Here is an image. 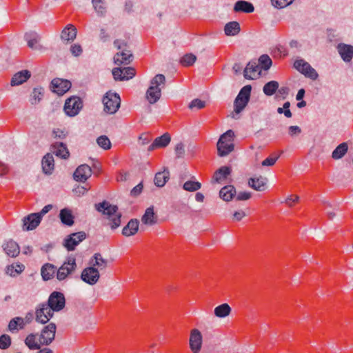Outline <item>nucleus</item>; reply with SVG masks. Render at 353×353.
<instances>
[{"label": "nucleus", "mask_w": 353, "mask_h": 353, "mask_svg": "<svg viewBox=\"0 0 353 353\" xmlns=\"http://www.w3.org/2000/svg\"><path fill=\"white\" fill-rule=\"evenodd\" d=\"M114 46L118 50H123L127 48L126 43L124 41H122V40H120V39H116L114 41Z\"/></svg>", "instance_id": "obj_62"}, {"label": "nucleus", "mask_w": 353, "mask_h": 353, "mask_svg": "<svg viewBox=\"0 0 353 353\" xmlns=\"http://www.w3.org/2000/svg\"><path fill=\"white\" fill-rule=\"evenodd\" d=\"M170 134L165 133L154 139L153 143L148 147V151H152L158 148H164L170 143Z\"/></svg>", "instance_id": "obj_22"}, {"label": "nucleus", "mask_w": 353, "mask_h": 353, "mask_svg": "<svg viewBox=\"0 0 353 353\" xmlns=\"http://www.w3.org/2000/svg\"><path fill=\"white\" fill-rule=\"evenodd\" d=\"M104 111L109 114H114L119 108L121 99L117 93L108 92L103 99Z\"/></svg>", "instance_id": "obj_4"}, {"label": "nucleus", "mask_w": 353, "mask_h": 353, "mask_svg": "<svg viewBox=\"0 0 353 353\" xmlns=\"http://www.w3.org/2000/svg\"><path fill=\"white\" fill-rule=\"evenodd\" d=\"M90 265L96 268L99 270H103L108 266V261L103 259L100 253H95L89 262Z\"/></svg>", "instance_id": "obj_27"}, {"label": "nucleus", "mask_w": 353, "mask_h": 353, "mask_svg": "<svg viewBox=\"0 0 353 353\" xmlns=\"http://www.w3.org/2000/svg\"><path fill=\"white\" fill-rule=\"evenodd\" d=\"M294 0H271L272 4L276 8H283L292 4Z\"/></svg>", "instance_id": "obj_51"}, {"label": "nucleus", "mask_w": 353, "mask_h": 353, "mask_svg": "<svg viewBox=\"0 0 353 353\" xmlns=\"http://www.w3.org/2000/svg\"><path fill=\"white\" fill-rule=\"evenodd\" d=\"M85 237L86 234L83 231L72 233L65 239L63 245L68 251H72Z\"/></svg>", "instance_id": "obj_8"}, {"label": "nucleus", "mask_w": 353, "mask_h": 353, "mask_svg": "<svg viewBox=\"0 0 353 353\" xmlns=\"http://www.w3.org/2000/svg\"><path fill=\"white\" fill-rule=\"evenodd\" d=\"M51 85L54 92L63 95L71 88V83L65 79H54L52 81Z\"/></svg>", "instance_id": "obj_15"}, {"label": "nucleus", "mask_w": 353, "mask_h": 353, "mask_svg": "<svg viewBox=\"0 0 353 353\" xmlns=\"http://www.w3.org/2000/svg\"><path fill=\"white\" fill-rule=\"evenodd\" d=\"M57 327L54 323H50L45 326L39 336V342L41 345H48L50 344L55 337Z\"/></svg>", "instance_id": "obj_10"}, {"label": "nucleus", "mask_w": 353, "mask_h": 353, "mask_svg": "<svg viewBox=\"0 0 353 353\" xmlns=\"http://www.w3.org/2000/svg\"><path fill=\"white\" fill-rule=\"evenodd\" d=\"M205 106V102L204 101H201L199 99H195L192 100L189 104L188 107L190 109H201Z\"/></svg>", "instance_id": "obj_53"}, {"label": "nucleus", "mask_w": 353, "mask_h": 353, "mask_svg": "<svg viewBox=\"0 0 353 353\" xmlns=\"http://www.w3.org/2000/svg\"><path fill=\"white\" fill-rule=\"evenodd\" d=\"M92 175V169L87 164L79 165L73 174L74 179L77 181L85 182Z\"/></svg>", "instance_id": "obj_16"}, {"label": "nucleus", "mask_w": 353, "mask_h": 353, "mask_svg": "<svg viewBox=\"0 0 353 353\" xmlns=\"http://www.w3.org/2000/svg\"><path fill=\"white\" fill-rule=\"evenodd\" d=\"M169 179V172L163 171L156 174L154 177V184L158 187H163L165 185L168 179Z\"/></svg>", "instance_id": "obj_42"}, {"label": "nucleus", "mask_w": 353, "mask_h": 353, "mask_svg": "<svg viewBox=\"0 0 353 353\" xmlns=\"http://www.w3.org/2000/svg\"><path fill=\"white\" fill-rule=\"evenodd\" d=\"M41 223L39 217L32 213L23 219V230H32L35 229Z\"/></svg>", "instance_id": "obj_18"}, {"label": "nucleus", "mask_w": 353, "mask_h": 353, "mask_svg": "<svg viewBox=\"0 0 353 353\" xmlns=\"http://www.w3.org/2000/svg\"><path fill=\"white\" fill-rule=\"evenodd\" d=\"M93 8L98 15L103 16L106 12L105 0H92Z\"/></svg>", "instance_id": "obj_43"}, {"label": "nucleus", "mask_w": 353, "mask_h": 353, "mask_svg": "<svg viewBox=\"0 0 353 353\" xmlns=\"http://www.w3.org/2000/svg\"><path fill=\"white\" fill-rule=\"evenodd\" d=\"M77 268L76 260L74 257H69L57 270V279L59 281L65 280Z\"/></svg>", "instance_id": "obj_6"}, {"label": "nucleus", "mask_w": 353, "mask_h": 353, "mask_svg": "<svg viewBox=\"0 0 353 353\" xmlns=\"http://www.w3.org/2000/svg\"><path fill=\"white\" fill-rule=\"evenodd\" d=\"M44 90L43 88H34L30 94V101L31 104L36 105L38 104L42 99L43 97Z\"/></svg>", "instance_id": "obj_40"}, {"label": "nucleus", "mask_w": 353, "mask_h": 353, "mask_svg": "<svg viewBox=\"0 0 353 353\" xmlns=\"http://www.w3.org/2000/svg\"><path fill=\"white\" fill-rule=\"evenodd\" d=\"M25 269V266L20 263H13L6 267V273L12 277H15L21 274Z\"/></svg>", "instance_id": "obj_37"}, {"label": "nucleus", "mask_w": 353, "mask_h": 353, "mask_svg": "<svg viewBox=\"0 0 353 353\" xmlns=\"http://www.w3.org/2000/svg\"><path fill=\"white\" fill-rule=\"evenodd\" d=\"M268 179L261 175L254 176L248 179V185L251 188L259 192L265 191L268 188Z\"/></svg>", "instance_id": "obj_14"}, {"label": "nucleus", "mask_w": 353, "mask_h": 353, "mask_svg": "<svg viewBox=\"0 0 353 353\" xmlns=\"http://www.w3.org/2000/svg\"><path fill=\"white\" fill-rule=\"evenodd\" d=\"M59 217L64 225L71 226L74 224V216L71 210L68 208L62 209L60 211Z\"/></svg>", "instance_id": "obj_35"}, {"label": "nucleus", "mask_w": 353, "mask_h": 353, "mask_svg": "<svg viewBox=\"0 0 353 353\" xmlns=\"http://www.w3.org/2000/svg\"><path fill=\"white\" fill-rule=\"evenodd\" d=\"M141 221L147 225H153L157 223V217L154 212V208H148L141 218Z\"/></svg>", "instance_id": "obj_31"}, {"label": "nucleus", "mask_w": 353, "mask_h": 353, "mask_svg": "<svg viewBox=\"0 0 353 353\" xmlns=\"http://www.w3.org/2000/svg\"><path fill=\"white\" fill-rule=\"evenodd\" d=\"M57 272V268L51 263L44 264L41 269V274L44 281L52 279Z\"/></svg>", "instance_id": "obj_30"}, {"label": "nucleus", "mask_w": 353, "mask_h": 353, "mask_svg": "<svg viewBox=\"0 0 353 353\" xmlns=\"http://www.w3.org/2000/svg\"><path fill=\"white\" fill-rule=\"evenodd\" d=\"M24 38L28 43L29 48L32 49H38V43L39 41V36L34 32H30L25 34Z\"/></svg>", "instance_id": "obj_34"}, {"label": "nucleus", "mask_w": 353, "mask_h": 353, "mask_svg": "<svg viewBox=\"0 0 353 353\" xmlns=\"http://www.w3.org/2000/svg\"><path fill=\"white\" fill-rule=\"evenodd\" d=\"M230 168L227 166H223L217 170L214 174L213 179L216 183H221L230 174Z\"/></svg>", "instance_id": "obj_36"}, {"label": "nucleus", "mask_w": 353, "mask_h": 353, "mask_svg": "<svg viewBox=\"0 0 353 353\" xmlns=\"http://www.w3.org/2000/svg\"><path fill=\"white\" fill-rule=\"evenodd\" d=\"M279 159V156L269 157L263 160L261 163L263 166H272L275 164Z\"/></svg>", "instance_id": "obj_56"}, {"label": "nucleus", "mask_w": 353, "mask_h": 353, "mask_svg": "<svg viewBox=\"0 0 353 353\" xmlns=\"http://www.w3.org/2000/svg\"><path fill=\"white\" fill-rule=\"evenodd\" d=\"M301 132V129L297 125H291L289 127V134L291 137L299 135Z\"/></svg>", "instance_id": "obj_60"}, {"label": "nucleus", "mask_w": 353, "mask_h": 353, "mask_svg": "<svg viewBox=\"0 0 353 353\" xmlns=\"http://www.w3.org/2000/svg\"><path fill=\"white\" fill-rule=\"evenodd\" d=\"M52 205L49 204L43 208V209L37 213H35L37 216L39 217V219L41 221L42 217L47 214L50 210H52Z\"/></svg>", "instance_id": "obj_61"}, {"label": "nucleus", "mask_w": 353, "mask_h": 353, "mask_svg": "<svg viewBox=\"0 0 353 353\" xmlns=\"http://www.w3.org/2000/svg\"><path fill=\"white\" fill-rule=\"evenodd\" d=\"M97 211L102 212L107 216L108 225L111 229L114 230L121 225V213L118 212V207L111 205L108 202L104 201L102 203L95 205Z\"/></svg>", "instance_id": "obj_1"}, {"label": "nucleus", "mask_w": 353, "mask_h": 353, "mask_svg": "<svg viewBox=\"0 0 353 353\" xmlns=\"http://www.w3.org/2000/svg\"><path fill=\"white\" fill-rule=\"evenodd\" d=\"M5 253L11 257H16L20 252L19 245L12 239L5 241L2 245Z\"/></svg>", "instance_id": "obj_19"}, {"label": "nucleus", "mask_w": 353, "mask_h": 353, "mask_svg": "<svg viewBox=\"0 0 353 353\" xmlns=\"http://www.w3.org/2000/svg\"><path fill=\"white\" fill-rule=\"evenodd\" d=\"M36 337L37 334H30L28 335L25 340L26 345L30 349V350H39L40 349V346L41 344H40V342L38 343L36 341Z\"/></svg>", "instance_id": "obj_45"}, {"label": "nucleus", "mask_w": 353, "mask_h": 353, "mask_svg": "<svg viewBox=\"0 0 353 353\" xmlns=\"http://www.w3.org/2000/svg\"><path fill=\"white\" fill-rule=\"evenodd\" d=\"M236 194V190L233 185H225L219 192L220 197L225 201H230Z\"/></svg>", "instance_id": "obj_33"}, {"label": "nucleus", "mask_w": 353, "mask_h": 353, "mask_svg": "<svg viewBox=\"0 0 353 353\" xmlns=\"http://www.w3.org/2000/svg\"><path fill=\"white\" fill-rule=\"evenodd\" d=\"M26 323L23 318L15 317L10 320L8 324V329L11 332H14L18 330V327L23 328Z\"/></svg>", "instance_id": "obj_44"}, {"label": "nucleus", "mask_w": 353, "mask_h": 353, "mask_svg": "<svg viewBox=\"0 0 353 353\" xmlns=\"http://www.w3.org/2000/svg\"><path fill=\"white\" fill-rule=\"evenodd\" d=\"M294 67L305 77L312 80H316L319 77L316 71L307 62L303 59L295 61Z\"/></svg>", "instance_id": "obj_7"}, {"label": "nucleus", "mask_w": 353, "mask_h": 353, "mask_svg": "<svg viewBox=\"0 0 353 353\" xmlns=\"http://www.w3.org/2000/svg\"><path fill=\"white\" fill-rule=\"evenodd\" d=\"M174 150L177 158H182L185 154V147L182 143L176 144Z\"/></svg>", "instance_id": "obj_55"}, {"label": "nucleus", "mask_w": 353, "mask_h": 353, "mask_svg": "<svg viewBox=\"0 0 353 353\" xmlns=\"http://www.w3.org/2000/svg\"><path fill=\"white\" fill-rule=\"evenodd\" d=\"M99 278L100 274L99 270L91 265L85 268L81 274V280L90 285H95L99 281Z\"/></svg>", "instance_id": "obj_9"}, {"label": "nucleus", "mask_w": 353, "mask_h": 353, "mask_svg": "<svg viewBox=\"0 0 353 353\" xmlns=\"http://www.w3.org/2000/svg\"><path fill=\"white\" fill-rule=\"evenodd\" d=\"M234 132L232 130H228L221 135L216 144L219 156L225 157L234 150Z\"/></svg>", "instance_id": "obj_3"}, {"label": "nucleus", "mask_w": 353, "mask_h": 353, "mask_svg": "<svg viewBox=\"0 0 353 353\" xmlns=\"http://www.w3.org/2000/svg\"><path fill=\"white\" fill-rule=\"evenodd\" d=\"M83 108L81 99L76 96L68 98L64 105V111L69 117L77 115Z\"/></svg>", "instance_id": "obj_5"}, {"label": "nucleus", "mask_w": 353, "mask_h": 353, "mask_svg": "<svg viewBox=\"0 0 353 353\" xmlns=\"http://www.w3.org/2000/svg\"><path fill=\"white\" fill-rule=\"evenodd\" d=\"M299 200V196H297V195H294V196H289L285 201V203L289 205V206H292L293 203H296V202H298Z\"/></svg>", "instance_id": "obj_63"}, {"label": "nucleus", "mask_w": 353, "mask_h": 353, "mask_svg": "<svg viewBox=\"0 0 353 353\" xmlns=\"http://www.w3.org/2000/svg\"><path fill=\"white\" fill-rule=\"evenodd\" d=\"M11 344V339L7 334H3L0 336V348L7 349Z\"/></svg>", "instance_id": "obj_52"}, {"label": "nucleus", "mask_w": 353, "mask_h": 353, "mask_svg": "<svg viewBox=\"0 0 353 353\" xmlns=\"http://www.w3.org/2000/svg\"><path fill=\"white\" fill-rule=\"evenodd\" d=\"M82 48L79 44H74L70 48V52L72 54L74 57H79L82 53Z\"/></svg>", "instance_id": "obj_58"}, {"label": "nucleus", "mask_w": 353, "mask_h": 353, "mask_svg": "<svg viewBox=\"0 0 353 353\" xmlns=\"http://www.w3.org/2000/svg\"><path fill=\"white\" fill-rule=\"evenodd\" d=\"M231 307L228 303H223L214 310V315L218 318H225L230 314Z\"/></svg>", "instance_id": "obj_38"}, {"label": "nucleus", "mask_w": 353, "mask_h": 353, "mask_svg": "<svg viewBox=\"0 0 353 353\" xmlns=\"http://www.w3.org/2000/svg\"><path fill=\"white\" fill-rule=\"evenodd\" d=\"M42 169L46 174H51L54 168V161L53 155L50 153L46 154L42 159Z\"/></svg>", "instance_id": "obj_24"}, {"label": "nucleus", "mask_w": 353, "mask_h": 353, "mask_svg": "<svg viewBox=\"0 0 353 353\" xmlns=\"http://www.w3.org/2000/svg\"><path fill=\"white\" fill-rule=\"evenodd\" d=\"M143 188V185L142 183H139L137 185H136L132 189L130 192V195L134 197L139 196L141 193Z\"/></svg>", "instance_id": "obj_59"}, {"label": "nucleus", "mask_w": 353, "mask_h": 353, "mask_svg": "<svg viewBox=\"0 0 353 353\" xmlns=\"http://www.w3.org/2000/svg\"><path fill=\"white\" fill-rule=\"evenodd\" d=\"M114 79L115 81H123V73L121 68H114L112 71Z\"/></svg>", "instance_id": "obj_54"}, {"label": "nucleus", "mask_w": 353, "mask_h": 353, "mask_svg": "<svg viewBox=\"0 0 353 353\" xmlns=\"http://www.w3.org/2000/svg\"><path fill=\"white\" fill-rule=\"evenodd\" d=\"M52 152L59 157L67 159L69 157V151L65 144L61 142H56L52 145Z\"/></svg>", "instance_id": "obj_28"}, {"label": "nucleus", "mask_w": 353, "mask_h": 353, "mask_svg": "<svg viewBox=\"0 0 353 353\" xmlns=\"http://www.w3.org/2000/svg\"><path fill=\"white\" fill-rule=\"evenodd\" d=\"M139 222L137 219H131L123 228L122 234L125 236L134 235L139 230Z\"/></svg>", "instance_id": "obj_29"}, {"label": "nucleus", "mask_w": 353, "mask_h": 353, "mask_svg": "<svg viewBox=\"0 0 353 353\" xmlns=\"http://www.w3.org/2000/svg\"><path fill=\"white\" fill-rule=\"evenodd\" d=\"M201 188V183L199 181H188L184 183L183 188L188 192H194Z\"/></svg>", "instance_id": "obj_47"}, {"label": "nucleus", "mask_w": 353, "mask_h": 353, "mask_svg": "<svg viewBox=\"0 0 353 353\" xmlns=\"http://www.w3.org/2000/svg\"><path fill=\"white\" fill-rule=\"evenodd\" d=\"M52 135L54 138L63 139L67 136V132L63 130L56 128L52 130Z\"/></svg>", "instance_id": "obj_57"}, {"label": "nucleus", "mask_w": 353, "mask_h": 353, "mask_svg": "<svg viewBox=\"0 0 353 353\" xmlns=\"http://www.w3.org/2000/svg\"><path fill=\"white\" fill-rule=\"evenodd\" d=\"M54 312L49 304H41L36 311V321L45 324L53 316Z\"/></svg>", "instance_id": "obj_11"}, {"label": "nucleus", "mask_w": 353, "mask_h": 353, "mask_svg": "<svg viewBox=\"0 0 353 353\" xmlns=\"http://www.w3.org/2000/svg\"><path fill=\"white\" fill-rule=\"evenodd\" d=\"M261 69L255 62H249L244 68V78L256 79L261 75Z\"/></svg>", "instance_id": "obj_17"}, {"label": "nucleus", "mask_w": 353, "mask_h": 353, "mask_svg": "<svg viewBox=\"0 0 353 353\" xmlns=\"http://www.w3.org/2000/svg\"><path fill=\"white\" fill-rule=\"evenodd\" d=\"M165 83L163 74H158L150 81V85L145 93V98L150 104L156 103L161 96V89Z\"/></svg>", "instance_id": "obj_2"}, {"label": "nucleus", "mask_w": 353, "mask_h": 353, "mask_svg": "<svg viewBox=\"0 0 353 353\" xmlns=\"http://www.w3.org/2000/svg\"><path fill=\"white\" fill-rule=\"evenodd\" d=\"M272 61L268 54H263L259 59V65L261 69L268 70L272 66Z\"/></svg>", "instance_id": "obj_46"}, {"label": "nucleus", "mask_w": 353, "mask_h": 353, "mask_svg": "<svg viewBox=\"0 0 353 353\" xmlns=\"http://www.w3.org/2000/svg\"><path fill=\"white\" fill-rule=\"evenodd\" d=\"M241 31V26L236 21H230L227 23L224 27L225 35L232 37L239 34Z\"/></svg>", "instance_id": "obj_32"}, {"label": "nucleus", "mask_w": 353, "mask_h": 353, "mask_svg": "<svg viewBox=\"0 0 353 353\" xmlns=\"http://www.w3.org/2000/svg\"><path fill=\"white\" fill-rule=\"evenodd\" d=\"M203 336L198 329H192L190 336V348L192 353H199L202 347Z\"/></svg>", "instance_id": "obj_12"}, {"label": "nucleus", "mask_w": 353, "mask_h": 353, "mask_svg": "<svg viewBox=\"0 0 353 353\" xmlns=\"http://www.w3.org/2000/svg\"><path fill=\"white\" fill-rule=\"evenodd\" d=\"M254 11V7L252 3L244 1V13H252Z\"/></svg>", "instance_id": "obj_64"}, {"label": "nucleus", "mask_w": 353, "mask_h": 353, "mask_svg": "<svg viewBox=\"0 0 353 353\" xmlns=\"http://www.w3.org/2000/svg\"><path fill=\"white\" fill-rule=\"evenodd\" d=\"M98 145L103 150H109L111 148V142L105 135H101L97 139Z\"/></svg>", "instance_id": "obj_48"}, {"label": "nucleus", "mask_w": 353, "mask_h": 353, "mask_svg": "<svg viewBox=\"0 0 353 353\" xmlns=\"http://www.w3.org/2000/svg\"><path fill=\"white\" fill-rule=\"evenodd\" d=\"M347 143L343 142L339 144L332 152V157L336 160L341 159L347 153Z\"/></svg>", "instance_id": "obj_39"}, {"label": "nucleus", "mask_w": 353, "mask_h": 353, "mask_svg": "<svg viewBox=\"0 0 353 353\" xmlns=\"http://www.w3.org/2000/svg\"><path fill=\"white\" fill-rule=\"evenodd\" d=\"M196 60V57L193 54H187L184 55L181 59V63L185 66L192 65Z\"/></svg>", "instance_id": "obj_49"}, {"label": "nucleus", "mask_w": 353, "mask_h": 353, "mask_svg": "<svg viewBox=\"0 0 353 353\" xmlns=\"http://www.w3.org/2000/svg\"><path fill=\"white\" fill-rule=\"evenodd\" d=\"M123 81H128L135 76V70L132 67H126L122 68Z\"/></svg>", "instance_id": "obj_50"}, {"label": "nucleus", "mask_w": 353, "mask_h": 353, "mask_svg": "<svg viewBox=\"0 0 353 353\" xmlns=\"http://www.w3.org/2000/svg\"><path fill=\"white\" fill-rule=\"evenodd\" d=\"M30 72L27 70L18 72L12 77L10 84L12 86L19 85L26 82L30 77Z\"/></svg>", "instance_id": "obj_23"}, {"label": "nucleus", "mask_w": 353, "mask_h": 353, "mask_svg": "<svg viewBox=\"0 0 353 353\" xmlns=\"http://www.w3.org/2000/svg\"><path fill=\"white\" fill-rule=\"evenodd\" d=\"M337 50L342 59L345 62H349L353 58V46L351 45L340 43L337 46Z\"/></svg>", "instance_id": "obj_21"}, {"label": "nucleus", "mask_w": 353, "mask_h": 353, "mask_svg": "<svg viewBox=\"0 0 353 353\" xmlns=\"http://www.w3.org/2000/svg\"><path fill=\"white\" fill-rule=\"evenodd\" d=\"M132 54L127 48L117 52L114 57V62L117 65L129 63L132 61Z\"/></svg>", "instance_id": "obj_26"}, {"label": "nucleus", "mask_w": 353, "mask_h": 353, "mask_svg": "<svg viewBox=\"0 0 353 353\" xmlns=\"http://www.w3.org/2000/svg\"><path fill=\"white\" fill-rule=\"evenodd\" d=\"M279 85V83L276 81H269L264 85L263 91L265 95L272 96L278 90Z\"/></svg>", "instance_id": "obj_41"}, {"label": "nucleus", "mask_w": 353, "mask_h": 353, "mask_svg": "<svg viewBox=\"0 0 353 353\" xmlns=\"http://www.w3.org/2000/svg\"><path fill=\"white\" fill-rule=\"evenodd\" d=\"M243 110V88H241L234 102V111L230 116L234 119L240 118L239 114Z\"/></svg>", "instance_id": "obj_25"}, {"label": "nucleus", "mask_w": 353, "mask_h": 353, "mask_svg": "<svg viewBox=\"0 0 353 353\" xmlns=\"http://www.w3.org/2000/svg\"><path fill=\"white\" fill-rule=\"evenodd\" d=\"M47 303L53 309V311L59 312L65 307V296L61 292H53L50 295Z\"/></svg>", "instance_id": "obj_13"}, {"label": "nucleus", "mask_w": 353, "mask_h": 353, "mask_svg": "<svg viewBox=\"0 0 353 353\" xmlns=\"http://www.w3.org/2000/svg\"><path fill=\"white\" fill-rule=\"evenodd\" d=\"M77 34V28L72 24H68L61 32V39L63 42H72Z\"/></svg>", "instance_id": "obj_20"}]
</instances>
